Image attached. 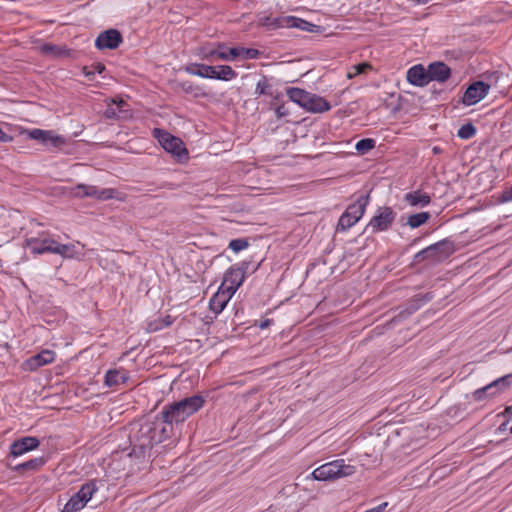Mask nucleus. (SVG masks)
Returning a JSON list of instances; mask_svg holds the SVG:
<instances>
[{
    "instance_id": "nucleus-44",
    "label": "nucleus",
    "mask_w": 512,
    "mask_h": 512,
    "mask_svg": "<svg viewBox=\"0 0 512 512\" xmlns=\"http://www.w3.org/2000/svg\"><path fill=\"white\" fill-rule=\"evenodd\" d=\"M422 305H424L422 302H415V297L413 299L410 300L409 304H408V310L410 313H413L415 311H417L418 309H420L422 307Z\"/></svg>"
},
{
    "instance_id": "nucleus-7",
    "label": "nucleus",
    "mask_w": 512,
    "mask_h": 512,
    "mask_svg": "<svg viewBox=\"0 0 512 512\" xmlns=\"http://www.w3.org/2000/svg\"><path fill=\"white\" fill-rule=\"evenodd\" d=\"M396 216L397 213L390 206L378 207L364 231L370 230L371 233L388 231L392 227Z\"/></svg>"
},
{
    "instance_id": "nucleus-33",
    "label": "nucleus",
    "mask_w": 512,
    "mask_h": 512,
    "mask_svg": "<svg viewBox=\"0 0 512 512\" xmlns=\"http://www.w3.org/2000/svg\"><path fill=\"white\" fill-rule=\"evenodd\" d=\"M84 507L85 505L82 500H79L75 495H73L64 505V508L61 510V512H78Z\"/></svg>"
},
{
    "instance_id": "nucleus-40",
    "label": "nucleus",
    "mask_w": 512,
    "mask_h": 512,
    "mask_svg": "<svg viewBox=\"0 0 512 512\" xmlns=\"http://www.w3.org/2000/svg\"><path fill=\"white\" fill-rule=\"evenodd\" d=\"M178 87L186 94L199 95L200 88L189 81H183L178 83Z\"/></svg>"
},
{
    "instance_id": "nucleus-30",
    "label": "nucleus",
    "mask_w": 512,
    "mask_h": 512,
    "mask_svg": "<svg viewBox=\"0 0 512 512\" xmlns=\"http://www.w3.org/2000/svg\"><path fill=\"white\" fill-rule=\"evenodd\" d=\"M254 94L256 96L267 95L278 99V94L275 93L273 86L268 82V79L265 76L257 82Z\"/></svg>"
},
{
    "instance_id": "nucleus-19",
    "label": "nucleus",
    "mask_w": 512,
    "mask_h": 512,
    "mask_svg": "<svg viewBox=\"0 0 512 512\" xmlns=\"http://www.w3.org/2000/svg\"><path fill=\"white\" fill-rule=\"evenodd\" d=\"M232 296L229 291L225 290L223 287H219L218 291L210 298V310L215 314L221 313Z\"/></svg>"
},
{
    "instance_id": "nucleus-43",
    "label": "nucleus",
    "mask_w": 512,
    "mask_h": 512,
    "mask_svg": "<svg viewBox=\"0 0 512 512\" xmlns=\"http://www.w3.org/2000/svg\"><path fill=\"white\" fill-rule=\"evenodd\" d=\"M500 201L503 203L512 201V186L502 192Z\"/></svg>"
},
{
    "instance_id": "nucleus-50",
    "label": "nucleus",
    "mask_w": 512,
    "mask_h": 512,
    "mask_svg": "<svg viewBox=\"0 0 512 512\" xmlns=\"http://www.w3.org/2000/svg\"><path fill=\"white\" fill-rule=\"evenodd\" d=\"M505 414H508L510 417H512V405L505 409Z\"/></svg>"
},
{
    "instance_id": "nucleus-3",
    "label": "nucleus",
    "mask_w": 512,
    "mask_h": 512,
    "mask_svg": "<svg viewBox=\"0 0 512 512\" xmlns=\"http://www.w3.org/2000/svg\"><path fill=\"white\" fill-rule=\"evenodd\" d=\"M355 472V466L347 464L344 459H337L317 467L310 476L317 481H334L349 477Z\"/></svg>"
},
{
    "instance_id": "nucleus-54",
    "label": "nucleus",
    "mask_w": 512,
    "mask_h": 512,
    "mask_svg": "<svg viewBox=\"0 0 512 512\" xmlns=\"http://www.w3.org/2000/svg\"><path fill=\"white\" fill-rule=\"evenodd\" d=\"M510 432L512 433V426L509 428Z\"/></svg>"
},
{
    "instance_id": "nucleus-22",
    "label": "nucleus",
    "mask_w": 512,
    "mask_h": 512,
    "mask_svg": "<svg viewBox=\"0 0 512 512\" xmlns=\"http://www.w3.org/2000/svg\"><path fill=\"white\" fill-rule=\"evenodd\" d=\"M54 254L61 255L64 258H80L83 256V252L79 249V243L77 244H60L56 241Z\"/></svg>"
},
{
    "instance_id": "nucleus-27",
    "label": "nucleus",
    "mask_w": 512,
    "mask_h": 512,
    "mask_svg": "<svg viewBox=\"0 0 512 512\" xmlns=\"http://www.w3.org/2000/svg\"><path fill=\"white\" fill-rule=\"evenodd\" d=\"M97 483L98 481L95 479L89 480L88 482L84 483L79 491L74 495L79 500H82L84 505H86L88 501L93 497V495L98 491Z\"/></svg>"
},
{
    "instance_id": "nucleus-49",
    "label": "nucleus",
    "mask_w": 512,
    "mask_h": 512,
    "mask_svg": "<svg viewBox=\"0 0 512 512\" xmlns=\"http://www.w3.org/2000/svg\"><path fill=\"white\" fill-rule=\"evenodd\" d=\"M432 152H433L434 155H438V154H440L442 152V149L439 146H434L432 148Z\"/></svg>"
},
{
    "instance_id": "nucleus-10",
    "label": "nucleus",
    "mask_w": 512,
    "mask_h": 512,
    "mask_svg": "<svg viewBox=\"0 0 512 512\" xmlns=\"http://www.w3.org/2000/svg\"><path fill=\"white\" fill-rule=\"evenodd\" d=\"M116 190L112 188H99L94 185L78 184L72 190V194L78 198H94L105 201L115 197Z\"/></svg>"
},
{
    "instance_id": "nucleus-31",
    "label": "nucleus",
    "mask_w": 512,
    "mask_h": 512,
    "mask_svg": "<svg viewBox=\"0 0 512 512\" xmlns=\"http://www.w3.org/2000/svg\"><path fill=\"white\" fill-rule=\"evenodd\" d=\"M430 217L431 215L429 212H420L412 214L407 218L406 224L410 228L415 229L425 224L430 219Z\"/></svg>"
},
{
    "instance_id": "nucleus-13",
    "label": "nucleus",
    "mask_w": 512,
    "mask_h": 512,
    "mask_svg": "<svg viewBox=\"0 0 512 512\" xmlns=\"http://www.w3.org/2000/svg\"><path fill=\"white\" fill-rule=\"evenodd\" d=\"M28 136L30 139L36 140L43 145L51 147H59L65 143V139L62 136L57 135L52 130L34 128L28 131Z\"/></svg>"
},
{
    "instance_id": "nucleus-6",
    "label": "nucleus",
    "mask_w": 512,
    "mask_h": 512,
    "mask_svg": "<svg viewBox=\"0 0 512 512\" xmlns=\"http://www.w3.org/2000/svg\"><path fill=\"white\" fill-rule=\"evenodd\" d=\"M370 201V193L360 195L357 200L350 204L340 216L337 224V231H347L354 226L364 215Z\"/></svg>"
},
{
    "instance_id": "nucleus-16",
    "label": "nucleus",
    "mask_w": 512,
    "mask_h": 512,
    "mask_svg": "<svg viewBox=\"0 0 512 512\" xmlns=\"http://www.w3.org/2000/svg\"><path fill=\"white\" fill-rule=\"evenodd\" d=\"M406 79L414 86L424 87L429 83L428 70L421 64L414 65L408 69Z\"/></svg>"
},
{
    "instance_id": "nucleus-15",
    "label": "nucleus",
    "mask_w": 512,
    "mask_h": 512,
    "mask_svg": "<svg viewBox=\"0 0 512 512\" xmlns=\"http://www.w3.org/2000/svg\"><path fill=\"white\" fill-rule=\"evenodd\" d=\"M55 360V352L51 350H42L40 353L28 358L24 367L28 371H36L38 368L50 364Z\"/></svg>"
},
{
    "instance_id": "nucleus-2",
    "label": "nucleus",
    "mask_w": 512,
    "mask_h": 512,
    "mask_svg": "<svg viewBox=\"0 0 512 512\" xmlns=\"http://www.w3.org/2000/svg\"><path fill=\"white\" fill-rule=\"evenodd\" d=\"M204 404V397L201 395H192L179 401L166 404L159 414L170 427H173V425L182 424L191 415L199 411Z\"/></svg>"
},
{
    "instance_id": "nucleus-37",
    "label": "nucleus",
    "mask_w": 512,
    "mask_h": 512,
    "mask_svg": "<svg viewBox=\"0 0 512 512\" xmlns=\"http://www.w3.org/2000/svg\"><path fill=\"white\" fill-rule=\"evenodd\" d=\"M500 393L507 390L512 385V373L504 375L493 381Z\"/></svg>"
},
{
    "instance_id": "nucleus-21",
    "label": "nucleus",
    "mask_w": 512,
    "mask_h": 512,
    "mask_svg": "<svg viewBox=\"0 0 512 512\" xmlns=\"http://www.w3.org/2000/svg\"><path fill=\"white\" fill-rule=\"evenodd\" d=\"M304 109L312 113H323L329 111L331 109V105L323 97L311 93L310 97H308V100L306 101Z\"/></svg>"
},
{
    "instance_id": "nucleus-32",
    "label": "nucleus",
    "mask_w": 512,
    "mask_h": 512,
    "mask_svg": "<svg viewBox=\"0 0 512 512\" xmlns=\"http://www.w3.org/2000/svg\"><path fill=\"white\" fill-rule=\"evenodd\" d=\"M477 129L472 123L463 124L457 132L460 139L468 140L476 135Z\"/></svg>"
},
{
    "instance_id": "nucleus-4",
    "label": "nucleus",
    "mask_w": 512,
    "mask_h": 512,
    "mask_svg": "<svg viewBox=\"0 0 512 512\" xmlns=\"http://www.w3.org/2000/svg\"><path fill=\"white\" fill-rule=\"evenodd\" d=\"M185 71L190 75L221 81H231L238 76L237 72L229 65L211 66L202 63H191L185 67Z\"/></svg>"
},
{
    "instance_id": "nucleus-24",
    "label": "nucleus",
    "mask_w": 512,
    "mask_h": 512,
    "mask_svg": "<svg viewBox=\"0 0 512 512\" xmlns=\"http://www.w3.org/2000/svg\"><path fill=\"white\" fill-rule=\"evenodd\" d=\"M404 200L414 207H425L430 204L431 197L420 190L405 194Z\"/></svg>"
},
{
    "instance_id": "nucleus-51",
    "label": "nucleus",
    "mask_w": 512,
    "mask_h": 512,
    "mask_svg": "<svg viewBox=\"0 0 512 512\" xmlns=\"http://www.w3.org/2000/svg\"><path fill=\"white\" fill-rule=\"evenodd\" d=\"M276 113H277L279 116H284V115H285V112H283L282 107H278V108L276 109Z\"/></svg>"
},
{
    "instance_id": "nucleus-35",
    "label": "nucleus",
    "mask_w": 512,
    "mask_h": 512,
    "mask_svg": "<svg viewBox=\"0 0 512 512\" xmlns=\"http://www.w3.org/2000/svg\"><path fill=\"white\" fill-rule=\"evenodd\" d=\"M375 147V140L371 138H364L356 143V150L361 154H366Z\"/></svg>"
},
{
    "instance_id": "nucleus-48",
    "label": "nucleus",
    "mask_w": 512,
    "mask_h": 512,
    "mask_svg": "<svg viewBox=\"0 0 512 512\" xmlns=\"http://www.w3.org/2000/svg\"><path fill=\"white\" fill-rule=\"evenodd\" d=\"M105 70V66L101 63L95 65V71L98 73H102Z\"/></svg>"
},
{
    "instance_id": "nucleus-39",
    "label": "nucleus",
    "mask_w": 512,
    "mask_h": 512,
    "mask_svg": "<svg viewBox=\"0 0 512 512\" xmlns=\"http://www.w3.org/2000/svg\"><path fill=\"white\" fill-rule=\"evenodd\" d=\"M239 56H243L245 59H258L261 52L255 48H244L238 47Z\"/></svg>"
},
{
    "instance_id": "nucleus-25",
    "label": "nucleus",
    "mask_w": 512,
    "mask_h": 512,
    "mask_svg": "<svg viewBox=\"0 0 512 512\" xmlns=\"http://www.w3.org/2000/svg\"><path fill=\"white\" fill-rule=\"evenodd\" d=\"M127 106V103L120 99L119 101H116L114 99H111V103H109L104 111V116L108 119H115L122 117L121 114H124L127 112L125 107Z\"/></svg>"
},
{
    "instance_id": "nucleus-20",
    "label": "nucleus",
    "mask_w": 512,
    "mask_h": 512,
    "mask_svg": "<svg viewBox=\"0 0 512 512\" xmlns=\"http://www.w3.org/2000/svg\"><path fill=\"white\" fill-rule=\"evenodd\" d=\"M129 378V373L125 369H109L105 373L104 384L109 388H114L125 384Z\"/></svg>"
},
{
    "instance_id": "nucleus-36",
    "label": "nucleus",
    "mask_w": 512,
    "mask_h": 512,
    "mask_svg": "<svg viewBox=\"0 0 512 512\" xmlns=\"http://www.w3.org/2000/svg\"><path fill=\"white\" fill-rule=\"evenodd\" d=\"M239 57L238 47L228 48L227 50L221 49V53L217 54V58L223 61H232Z\"/></svg>"
},
{
    "instance_id": "nucleus-5",
    "label": "nucleus",
    "mask_w": 512,
    "mask_h": 512,
    "mask_svg": "<svg viewBox=\"0 0 512 512\" xmlns=\"http://www.w3.org/2000/svg\"><path fill=\"white\" fill-rule=\"evenodd\" d=\"M453 252V242L443 239L417 252L413 257V263L419 264L426 260L439 263L446 260Z\"/></svg>"
},
{
    "instance_id": "nucleus-9",
    "label": "nucleus",
    "mask_w": 512,
    "mask_h": 512,
    "mask_svg": "<svg viewBox=\"0 0 512 512\" xmlns=\"http://www.w3.org/2000/svg\"><path fill=\"white\" fill-rule=\"evenodd\" d=\"M249 268L248 261H242L239 265L231 266L224 274L223 282L220 287L234 295L238 288L242 285L245 274Z\"/></svg>"
},
{
    "instance_id": "nucleus-11",
    "label": "nucleus",
    "mask_w": 512,
    "mask_h": 512,
    "mask_svg": "<svg viewBox=\"0 0 512 512\" xmlns=\"http://www.w3.org/2000/svg\"><path fill=\"white\" fill-rule=\"evenodd\" d=\"M490 89V85L483 81H475L470 84L462 96V103L466 106L477 104L486 97Z\"/></svg>"
},
{
    "instance_id": "nucleus-38",
    "label": "nucleus",
    "mask_w": 512,
    "mask_h": 512,
    "mask_svg": "<svg viewBox=\"0 0 512 512\" xmlns=\"http://www.w3.org/2000/svg\"><path fill=\"white\" fill-rule=\"evenodd\" d=\"M249 243H248V240L245 239V238H237V239H232L230 242H229V245L228 247L238 253L244 249H246L248 247Z\"/></svg>"
},
{
    "instance_id": "nucleus-45",
    "label": "nucleus",
    "mask_w": 512,
    "mask_h": 512,
    "mask_svg": "<svg viewBox=\"0 0 512 512\" xmlns=\"http://www.w3.org/2000/svg\"><path fill=\"white\" fill-rule=\"evenodd\" d=\"M485 387H486V390L491 398L500 394L499 389L496 386H494L493 381L491 383L487 384Z\"/></svg>"
},
{
    "instance_id": "nucleus-29",
    "label": "nucleus",
    "mask_w": 512,
    "mask_h": 512,
    "mask_svg": "<svg viewBox=\"0 0 512 512\" xmlns=\"http://www.w3.org/2000/svg\"><path fill=\"white\" fill-rule=\"evenodd\" d=\"M288 26L295 27L303 31L307 32H317L319 30V26L315 25L311 22H308L304 19L297 18L294 16L288 17L287 20Z\"/></svg>"
},
{
    "instance_id": "nucleus-34",
    "label": "nucleus",
    "mask_w": 512,
    "mask_h": 512,
    "mask_svg": "<svg viewBox=\"0 0 512 512\" xmlns=\"http://www.w3.org/2000/svg\"><path fill=\"white\" fill-rule=\"evenodd\" d=\"M218 49H207L204 48L202 50V59L213 62L214 60L218 59L217 54L221 53V49H225L226 46L224 43H218L217 45Z\"/></svg>"
},
{
    "instance_id": "nucleus-12",
    "label": "nucleus",
    "mask_w": 512,
    "mask_h": 512,
    "mask_svg": "<svg viewBox=\"0 0 512 512\" xmlns=\"http://www.w3.org/2000/svg\"><path fill=\"white\" fill-rule=\"evenodd\" d=\"M123 42V37L120 31L117 29H108L103 32H101L96 40H95V47L98 50H114L117 49L120 44Z\"/></svg>"
},
{
    "instance_id": "nucleus-52",
    "label": "nucleus",
    "mask_w": 512,
    "mask_h": 512,
    "mask_svg": "<svg viewBox=\"0 0 512 512\" xmlns=\"http://www.w3.org/2000/svg\"><path fill=\"white\" fill-rule=\"evenodd\" d=\"M507 424H508V422H504V423H502V424L500 425V427H499V428H500V430H504V429H506Z\"/></svg>"
},
{
    "instance_id": "nucleus-17",
    "label": "nucleus",
    "mask_w": 512,
    "mask_h": 512,
    "mask_svg": "<svg viewBox=\"0 0 512 512\" xmlns=\"http://www.w3.org/2000/svg\"><path fill=\"white\" fill-rule=\"evenodd\" d=\"M427 70L429 75V82L438 81L443 83L448 80L451 75V69L447 64L441 61L430 63L427 67Z\"/></svg>"
},
{
    "instance_id": "nucleus-18",
    "label": "nucleus",
    "mask_w": 512,
    "mask_h": 512,
    "mask_svg": "<svg viewBox=\"0 0 512 512\" xmlns=\"http://www.w3.org/2000/svg\"><path fill=\"white\" fill-rule=\"evenodd\" d=\"M56 241L50 238L36 239L32 238L28 241V247L31 253L39 255L44 253L55 252Z\"/></svg>"
},
{
    "instance_id": "nucleus-1",
    "label": "nucleus",
    "mask_w": 512,
    "mask_h": 512,
    "mask_svg": "<svg viewBox=\"0 0 512 512\" xmlns=\"http://www.w3.org/2000/svg\"><path fill=\"white\" fill-rule=\"evenodd\" d=\"M173 433V427L158 414L153 420H147L141 424L136 436L130 455L138 458L144 457L156 444L167 440Z\"/></svg>"
},
{
    "instance_id": "nucleus-23",
    "label": "nucleus",
    "mask_w": 512,
    "mask_h": 512,
    "mask_svg": "<svg viewBox=\"0 0 512 512\" xmlns=\"http://www.w3.org/2000/svg\"><path fill=\"white\" fill-rule=\"evenodd\" d=\"M40 50L43 54L54 58H68L71 56V50L66 46L55 45L52 43H44L41 45Z\"/></svg>"
},
{
    "instance_id": "nucleus-47",
    "label": "nucleus",
    "mask_w": 512,
    "mask_h": 512,
    "mask_svg": "<svg viewBox=\"0 0 512 512\" xmlns=\"http://www.w3.org/2000/svg\"><path fill=\"white\" fill-rule=\"evenodd\" d=\"M272 323V320L271 319H265L263 321H261L258 325V327L260 329H264V328H267L268 326H270V324Z\"/></svg>"
},
{
    "instance_id": "nucleus-42",
    "label": "nucleus",
    "mask_w": 512,
    "mask_h": 512,
    "mask_svg": "<svg viewBox=\"0 0 512 512\" xmlns=\"http://www.w3.org/2000/svg\"><path fill=\"white\" fill-rule=\"evenodd\" d=\"M433 299V294L428 292L425 294L415 295V302H422L423 304L430 302Z\"/></svg>"
},
{
    "instance_id": "nucleus-8",
    "label": "nucleus",
    "mask_w": 512,
    "mask_h": 512,
    "mask_svg": "<svg viewBox=\"0 0 512 512\" xmlns=\"http://www.w3.org/2000/svg\"><path fill=\"white\" fill-rule=\"evenodd\" d=\"M152 134L168 153H171L178 158L188 155V151L180 138L173 136L169 132L160 128H154Z\"/></svg>"
},
{
    "instance_id": "nucleus-26",
    "label": "nucleus",
    "mask_w": 512,
    "mask_h": 512,
    "mask_svg": "<svg viewBox=\"0 0 512 512\" xmlns=\"http://www.w3.org/2000/svg\"><path fill=\"white\" fill-rule=\"evenodd\" d=\"M47 462L45 457H36L12 467V471L22 473L25 471H37Z\"/></svg>"
},
{
    "instance_id": "nucleus-41",
    "label": "nucleus",
    "mask_w": 512,
    "mask_h": 512,
    "mask_svg": "<svg viewBox=\"0 0 512 512\" xmlns=\"http://www.w3.org/2000/svg\"><path fill=\"white\" fill-rule=\"evenodd\" d=\"M488 398H491L486 390V387L479 388L473 392V399L475 401H484Z\"/></svg>"
},
{
    "instance_id": "nucleus-53",
    "label": "nucleus",
    "mask_w": 512,
    "mask_h": 512,
    "mask_svg": "<svg viewBox=\"0 0 512 512\" xmlns=\"http://www.w3.org/2000/svg\"><path fill=\"white\" fill-rule=\"evenodd\" d=\"M92 74H94V72H87V73H86V76H90V75H92Z\"/></svg>"
},
{
    "instance_id": "nucleus-14",
    "label": "nucleus",
    "mask_w": 512,
    "mask_h": 512,
    "mask_svg": "<svg viewBox=\"0 0 512 512\" xmlns=\"http://www.w3.org/2000/svg\"><path fill=\"white\" fill-rule=\"evenodd\" d=\"M40 445V440L34 436H26L13 441L10 444V456L19 457L35 450Z\"/></svg>"
},
{
    "instance_id": "nucleus-46",
    "label": "nucleus",
    "mask_w": 512,
    "mask_h": 512,
    "mask_svg": "<svg viewBox=\"0 0 512 512\" xmlns=\"http://www.w3.org/2000/svg\"><path fill=\"white\" fill-rule=\"evenodd\" d=\"M357 73H364L367 69L370 68V65L367 63L359 64L356 67Z\"/></svg>"
},
{
    "instance_id": "nucleus-28",
    "label": "nucleus",
    "mask_w": 512,
    "mask_h": 512,
    "mask_svg": "<svg viewBox=\"0 0 512 512\" xmlns=\"http://www.w3.org/2000/svg\"><path fill=\"white\" fill-rule=\"evenodd\" d=\"M286 94L292 102L304 108L311 93L301 88L290 87L286 90Z\"/></svg>"
}]
</instances>
